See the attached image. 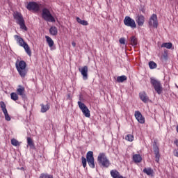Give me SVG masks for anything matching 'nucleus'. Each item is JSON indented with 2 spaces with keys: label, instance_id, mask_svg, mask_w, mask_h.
<instances>
[{
  "label": "nucleus",
  "instance_id": "nucleus-3",
  "mask_svg": "<svg viewBox=\"0 0 178 178\" xmlns=\"http://www.w3.org/2000/svg\"><path fill=\"white\" fill-rule=\"evenodd\" d=\"M14 19L17 20V24L20 26V29L22 30H24L25 31H27V26H26V24L24 22V18H23V15H22V13L19 12L14 13Z\"/></svg>",
  "mask_w": 178,
  "mask_h": 178
},
{
  "label": "nucleus",
  "instance_id": "nucleus-30",
  "mask_svg": "<svg viewBox=\"0 0 178 178\" xmlns=\"http://www.w3.org/2000/svg\"><path fill=\"white\" fill-rule=\"evenodd\" d=\"M10 97H11V99H13V101H17V99H19V96L17 95V93H16V92H12L10 94Z\"/></svg>",
  "mask_w": 178,
  "mask_h": 178
},
{
  "label": "nucleus",
  "instance_id": "nucleus-16",
  "mask_svg": "<svg viewBox=\"0 0 178 178\" xmlns=\"http://www.w3.org/2000/svg\"><path fill=\"white\" fill-rule=\"evenodd\" d=\"M136 22L138 26H144V22H145V17L143 15H138L136 18Z\"/></svg>",
  "mask_w": 178,
  "mask_h": 178
},
{
  "label": "nucleus",
  "instance_id": "nucleus-12",
  "mask_svg": "<svg viewBox=\"0 0 178 178\" xmlns=\"http://www.w3.org/2000/svg\"><path fill=\"white\" fill-rule=\"evenodd\" d=\"M149 25L152 26L154 29H158V19L156 14H152L149 18Z\"/></svg>",
  "mask_w": 178,
  "mask_h": 178
},
{
  "label": "nucleus",
  "instance_id": "nucleus-32",
  "mask_svg": "<svg viewBox=\"0 0 178 178\" xmlns=\"http://www.w3.org/2000/svg\"><path fill=\"white\" fill-rule=\"evenodd\" d=\"M11 144L12 145H14V147H17V145H19V141L15 138L11 139Z\"/></svg>",
  "mask_w": 178,
  "mask_h": 178
},
{
  "label": "nucleus",
  "instance_id": "nucleus-4",
  "mask_svg": "<svg viewBox=\"0 0 178 178\" xmlns=\"http://www.w3.org/2000/svg\"><path fill=\"white\" fill-rule=\"evenodd\" d=\"M97 162L99 166H102L103 168H109L111 165V162H109L105 153H99L97 157Z\"/></svg>",
  "mask_w": 178,
  "mask_h": 178
},
{
  "label": "nucleus",
  "instance_id": "nucleus-18",
  "mask_svg": "<svg viewBox=\"0 0 178 178\" xmlns=\"http://www.w3.org/2000/svg\"><path fill=\"white\" fill-rule=\"evenodd\" d=\"M111 176L113 178H120L122 175H120V172L118 171L117 170H111Z\"/></svg>",
  "mask_w": 178,
  "mask_h": 178
},
{
  "label": "nucleus",
  "instance_id": "nucleus-40",
  "mask_svg": "<svg viewBox=\"0 0 178 178\" xmlns=\"http://www.w3.org/2000/svg\"><path fill=\"white\" fill-rule=\"evenodd\" d=\"M174 144H175L177 145V147H178V140H175L174 141Z\"/></svg>",
  "mask_w": 178,
  "mask_h": 178
},
{
  "label": "nucleus",
  "instance_id": "nucleus-25",
  "mask_svg": "<svg viewBox=\"0 0 178 178\" xmlns=\"http://www.w3.org/2000/svg\"><path fill=\"white\" fill-rule=\"evenodd\" d=\"M130 42L133 45V47H137L138 40L136 36H131L130 38Z\"/></svg>",
  "mask_w": 178,
  "mask_h": 178
},
{
  "label": "nucleus",
  "instance_id": "nucleus-35",
  "mask_svg": "<svg viewBox=\"0 0 178 178\" xmlns=\"http://www.w3.org/2000/svg\"><path fill=\"white\" fill-rule=\"evenodd\" d=\"M81 162H82V165H83V168H86V166H87V159H86V157H84V156H82Z\"/></svg>",
  "mask_w": 178,
  "mask_h": 178
},
{
  "label": "nucleus",
  "instance_id": "nucleus-45",
  "mask_svg": "<svg viewBox=\"0 0 178 178\" xmlns=\"http://www.w3.org/2000/svg\"><path fill=\"white\" fill-rule=\"evenodd\" d=\"M170 1H172V0H170Z\"/></svg>",
  "mask_w": 178,
  "mask_h": 178
},
{
  "label": "nucleus",
  "instance_id": "nucleus-29",
  "mask_svg": "<svg viewBox=\"0 0 178 178\" xmlns=\"http://www.w3.org/2000/svg\"><path fill=\"white\" fill-rule=\"evenodd\" d=\"M126 80H127V76H126L125 75L117 77L118 83H123V81H126Z\"/></svg>",
  "mask_w": 178,
  "mask_h": 178
},
{
  "label": "nucleus",
  "instance_id": "nucleus-41",
  "mask_svg": "<svg viewBox=\"0 0 178 178\" xmlns=\"http://www.w3.org/2000/svg\"><path fill=\"white\" fill-rule=\"evenodd\" d=\"M141 12H142L143 13H145V10H144V8H142V9H141Z\"/></svg>",
  "mask_w": 178,
  "mask_h": 178
},
{
  "label": "nucleus",
  "instance_id": "nucleus-13",
  "mask_svg": "<svg viewBox=\"0 0 178 178\" xmlns=\"http://www.w3.org/2000/svg\"><path fill=\"white\" fill-rule=\"evenodd\" d=\"M153 151L154 152L155 158H156V162L157 163H159V158H161V154H159V147H158V145H156V142H154L153 144Z\"/></svg>",
  "mask_w": 178,
  "mask_h": 178
},
{
  "label": "nucleus",
  "instance_id": "nucleus-27",
  "mask_svg": "<svg viewBox=\"0 0 178 178\" xmlns=\"http://www.w3.org/2000/svg\"><path fill=\"white\" fill-rule=\"evenodd\" d=\"M45 38L47 40V42L49 47H50V48L54 47V40H52V39L49 36H45Z\"/></svg>",
  "mask_w": 178,
  "mask_h": 178
},
{
  "label": "nucleus",
  "instance_id": "nucleus-10",
  "mask_svg": "<svg viewBox=\"0 0 178 178\" xmlns=\"http://www.w3.org/2000/svg\"><path fill=\"white\" fill-rule=\"evenodd\" d=\"M26 9L28 10H33V12H38L40 10V6L34 1H30L26 6Z\"/></svg>",
  "mask_w": 178,
  "mask_h": 178
},
{
  "label": "nucleus",
  "instance_id": "nucleus-5",
  "mask_svg": "<svg viewBox=\"0 0 178 178\" xmlns=\"http://www.w3.org/2000/svg\"><path fill=\"white\" fill-rule=\"evenodd\" d=\"M150 84H152V87H154V90L161 95L162 94V91L163 90V88H162V83H161V81L158 79H156L155 78H150Z\"/></svg>",
  "mask_w": 178,
  "mask_h": 178
},
{
  "label": "nucleus",
  "instance_id": "nucleus-39",
  "mask_svg": "<svg viewBox=\"0 0 178 178\" xmlns=\"http://www.w3.org/2000/svg\"><path fill=\"white\" fill-rule=\"evenodd\" d=\"M174 155H175V156H177V158H178V149H175L174 151Z\"/></svg>",
  "mask_w": 178,
  "mask_h": 178
},
{
  "label": "nucleus",
  "instance_id": "nucleus-44",
  "mask_svg": "<svg viewBox=\"0 0 178 178\" xmlns=\"http://www.w3.org/2000/svg\"><path fill=\"white\" fill-rule=\"evenodd\" d=\"M120 178H126L125 177H123V176H122L121 177H120Z\"/></svg>",
  "mask_w": 178,
  "mask_h": 178
},
{
  "label": "nucleus",
  "instance_id": "nucleus-31",
  "mask_svg": "<svg viewBox=\"0 0 178 178\" xmlns=\"http://www.w3.org/2000/svg\"><path fill=\"white\" fill-rule=\"evenodd\" d=\"M39 178H54V176L49 175L47 173H42L40 175Z\"/></svg>",
  "mask_w": 178,
  "mask_h": 178
},
{
  "label": "nucleus",
  "instance_id": "nucleus-34",
  "mask_svg": "<svg viewBox=\"0 0 178 178\" xmlns=\"http://www.w3.org/2000/svg\"><path fill=\"white\" fill-rule=\"evenodd\" d=\"M125 139L127 140V141H133V140H134V136H133V135L131 134H129L126 136Z\"/></svg>",
  "mask_w": 178,
  "mask_h": 178
},
{
  "label": "nucleus",
  "instance_id": "nucleus-7",
  "mask_svg": "<svg viewBox=\"0 0 178 178\" xmlns=\"http://www.w3.org/2000/svg\"><path fill=\"white\" fill-rule=\"evenodd\" d=\"M87 162L92 169L95 168V163L94 162V152L92 151H89L86 154Z\"/></svg>",
  "mask_w": 178,
  "mask_h": 178
},
{
  "label": "nucleus",
  "instance_id": "nucleus-1",
  "mask_svg": "<svg viewBox=\"0 0 178 178\" xmlns=\"http://www.w3.org/2000/svg\"><path fill=\"white\" fill-rule=\"evenodd\" d=\"M15 67L19 76H21L22 79H24L28 72L27 70L26 69V67H27V64L25 63V61L24 60L19 61V60H17V61L15 63Z\"/></svg>",
  "mask_w": 178,
  "mask_h": 178
},
{
  "label": "nucleus",
  "instance_id": "nucleus-37",
  "mask_svg": "<svg viewBox=\"0 0 178 178\" xmlns=\"http://www.w3.org/2000/svg\"><path fill=\"white\" fill-rule=\"evenodd\" d=\"M5 116V119L6 120H7V122H10V115H9V114L7 113L6 114H4Z\"/></svg>",
  "mask_w": 178,
  "mask_h": 178
},
{
  "label": "nucleus",
  "instance_id": "nucleus-22",
  "mask_svg": "<svg viewBox=\"0 0 178 178\" xmlns=\"http://www.w3.org/2000/svg\"><path fill=\"white\" fill-rule=\"evenodd\" d=\"M49 33L51 35H58V28H56V26L50 27Z\"/></svg>",
  "mask_w": 178,
  "mask_h": 178
},
{
  "label": "nucleus",
  "instance_id": "nucleus-6",
  "mask_svg": "<svg viewBox=\"0 0 178 178\" xmlns=\"http://www.w3.org/2000/svg\"><path fill=\"white\" fill-rule=\"evenodd\" d=\"M42 17L45 20V22H50L54 23L55 22V17L52 16L51 12L47 8H43L42 10Z\"/></svg>",
  "mask_w": 178,
  "mask_h": 178
},
{
  "label": "nucleus",
  "instance_id": "nucleus-19",
  "mask_svg": "<svg viewBox=\"0 0 178 178\" xmlns=\"http://www.w3.org/2000/svg\"><path fill=\"white\" fill-rule=\"evenodd\" d=\"M133 161L136 163H140V162H141V161H143V158L141 157V156L140 154H134L133 156Z\"/></svg>",
  "mask_w": 178,
  "mask_h": 178
},
{
  "label": "nucleus",
  "instance_id": "nucleus-14",
  "mask_svg": "<svg viewBox=\"0 0 178 178\" xmlns=\"http://www.w3.org/2000/svg\"><path fill=\"white\" fill-rule=\"evenodd\" d=\"M135 118L139 123H141L142 124L145 123V118H144V117H143V114H141V112L136 111L135 112Z\"/></svg>",
  "mask_w": 178,
  "mask_h": 178
},
{
  "label": "nucleus",
  "instance_id": "nucleus-33",
  "mask_svg": "<svg viewBox=\"0 0 178 178\" xmlns=\"http://www.w3.org/2000/svg\"><path fill=\"white\" fill-rule=\"evenodd\" d=\"M149 67L151 68V69H156V64L155 63V62L154 61H150L149 63Z\"/></svg>",
  "mask_w": 178,
  "mask_h": 178
},
{
  "label": "nucleus",
  "instance_id": "nucleus-2",
  "mask_svg": "<svg viewBox=\"0 0 178 178\" xmlns=\"http://www.w3.org/2000/svg\"><path fill=\"white\" fill-rule=\"evenodd\" d=\"M14 38L15 40H16L19 47H24L25 52H26L27 55H29V56H31V50L30 49V47L26 42H24V40L17 35H14Z\"/></svg>",
  "mask_w": 178,
  "mask_h": 178
},
{
  "label": "nucleus",
  "instance_id": "nucleus-15",
  "mask_svg": "<svg viewBox=\"0 0 178 178\" xmlns=\"http://www.w3.org/2000/svg\"><path fill=\"white\" fill-rule=\"evenodd\" d=\"M19 88L17 89V93L18 95H20L23 99H26L27 97L26 96V94H24V87L22 86H19Z\"/></svg>",
  "mask_w": 178,
  "mask_h": 178
},
{
  "label": "nucleus",
  "instance_id": "nucleus-42",
  "mask_svg": "<svg viewBox=\"0 0 178 178\" xmlns=\"http://www.w3.org/2000/svg\"><path fill=\"white\" fill-rule=\"evenodd\" d=\"M72 45H73L74 47H76V43L72 42Z\"/></svg>",
  "mask_w": 178,
  "mask_h": 178
},
{
  "label": "nucleus",
  "instance_id": "nucleus-20",
  "mask_svg": "<svg viewBox=\"0 0 178 178\" xmlns=\"http://www.w3.org/2000/svg\"><path fill=\"white\" fill-rule=\"evenodd\" d=\"M41 106V112L42 113H45V112H47V111H49V104H47V105H44V104H40Z\"/></svg>",
  "mask_w": 178,
  "mask_h": 178
},
{
  "label": "nucleus",
  "instance_id": "nucleus-21",
  "mask_svg": "<svg viewBox=\"0 0 178 178\" xmlns=\"http://www.w3.org/2000/svg\"><path fill=\"white\" fill-rule=\"evenodd\" d=\"M27 144L29 145L30 148L31 149H35V146L34 145V142H33V139L31 138L28 137L27 138Z\"/></svg>",
  "mask_w": 178,
  "mask_h": 178
},
{
  "label": "nucleus",
  "instance_id": "nucleus-36",
  "mask_svg": "<svg viewBox=\"0 0 178 178\" xmlns=\"http://www.w3.org/2000/svg\"><path fill=\"white\" fill-rule=\"evenodd\" d=\"M120 44H122L123 45H126V39L124 38H121L119 40Z\"/></svg>",
  "mask_w": 178,
  "mask_h": 178
},
{
  "label": "nucleus",
  "instance_id": "nucleus-9",
  "mask_svg": "<svg viewBox=\"0 0 178 178\" xmlns=\"http://www.w3.org/2000/svg\"><path fill=\"white\" fill-rule=\"evenodd\" d=\"M124 24L127 26V27H131V29H136V27H137L136 25V21L129 16L125 17L124 19Z\"/></svg>",
  "mask_w": 178,
  "mask_h": 178
},
{
  "label": "nucleus",
  "instance_id": "nucleus-24",
  "mask_svg": "<svg viewBox=\"0 0 178 178\" xmlns=\"http://www.w3.org/2000/svg\"><path fill=\"white\" fill-rule=\"evenodd\" d=\"M143 172L146 173L147 176H151L154 173V170H152L151 168H145L143 169Z\"/></svg>",
  "mask_w": 178,
  "mask_h": 178
},
{
  "label": "nucleus",
  "instance_id": "nucleus-23",
  "mask_svg": "<svg viewBox=\"0 0 178 178\" xmlns=\"http://www.w3.org/2000/svg\"><path fill=\"white\" fill-rule=\"evenodd\" d=\"M77 23H79V24H81L82 26H88V22L86 20H82L80 19V17H77L76 18Z\"/></svg>",
  "mask_w": 178,
  "mask_h": 178
},
{
  "label": "nucleus",
  "instance_id": "nucleus-17",
  "mask_svg": "<svg viewBox=\"0 0 178 178\" xmlns=\"http://www.w3.org/2000/svg\"><path fill=\"white\" fill-rule=\"evenodd\" d=\"M139 97L141 101H143V102L147 103L148 102V101H149V98L148 97L145 92H140L139 94Z\"/></svg>",
  "mask_w": 178,
  "mask_h": 178
},
{
  "label": "nucleus",
  "instance_id": "nucleus-26",
  "mask_svg": "<svg viewBox=\"0 0 178 178\" xmlns=\"http://www.w3.org/2000/svg\"><path fill=\"white\" fill-rule=\"evenodd\" d=\"M0 106L3 111V113L4 115H6V113H8V110L6 109V104H5V102H0Z\"/></svg>",
  "mask_w": 178,
  "mask_h": 178
},
{
  "label": "nucleus",
  "instance_id": "nucleus-8",
  "mask_svg": "<svg viewBox=\"0 0 178 178\" xmlns=\"http://www.w3.org/2000/svg\"><path fill=\"white\" fill-rule=\"evenodd\" d=\"M78 105L79 107V109L82 111L83 113L84 116L86 118H91V114L90 113V109H88V107L84 104V103L81 102H78Z\"/></svg>",
  "mask_w": 178,
  "mask_h": 178
},
{
  "label": "nucleus",
  "instance_id": "nucleus-38",
  "mask_svg": "<svg viewBox=\"0 0 178 178\" xmlns=\"http://www.w3.org/2000/svg\"><path fill=\"white\" fill-rule=\"evenodd\" d=\"M163 59H165V60H168V53L165 52L162 56Z\"/></svg>",
  "mask_w": 178,
  "mask_h": 178
},
{
  "label": "nucleus",
  "instance_id": "nucleus-43",
  "mask_svg": "<svg viewBox=\"0 0 178 178\" xmlns=\"http://www.w3.org/2000/svg\"><path fill=\"white\" fill-rule=\"evenodd\" d=\"M20 170H24V168L22 167V168H20Z\"/></svg>",
  "mask_w": 178,
  "mask_h": 178
},
{
  "label": "nucleus",
  "instance_id": "nucleus-28",
  "mask_svg": "<svg viewBox=\"0 0 178 178\" xmlns=\"http://www.w3.org/2000/svg\"><path fill=\"white\" fill-rule=\"evenodd\" d=\"M173 47L171 42H165L161 44V48H167V49H170Z\"/></svg>",
  "mask_w": 178,
  "mask_h": 178
},
{
  "label": "nucleus",
  "instance_id": "nucleus-11",
  "mask_svg": "<svg viewBox=\"0 0 178 178\" xmlns=\"http://www.w3.org/2000/svg\"><path fill=\"white\" fill-rule=\"evenodd\" d=\"M79 71L82 74L83 80H88V66L85 65L81 68H79Z\"/></svg>",
  "mask_w": 178,
  "mask_h": 178
}]
</instances>
